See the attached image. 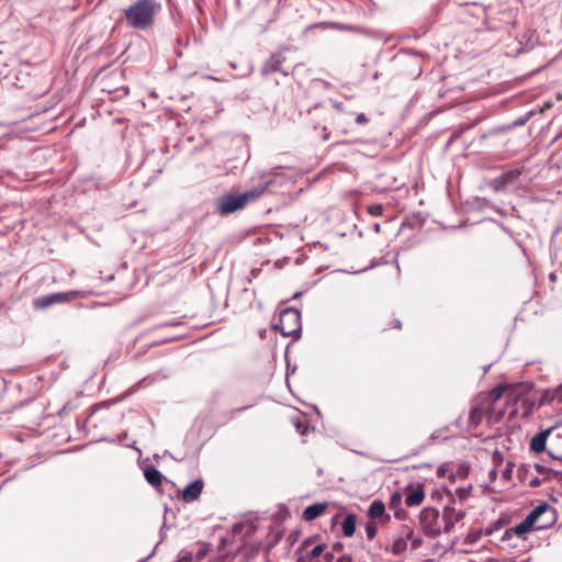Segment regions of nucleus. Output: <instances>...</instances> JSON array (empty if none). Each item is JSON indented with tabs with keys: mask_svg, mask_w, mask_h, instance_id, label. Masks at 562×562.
<instances>
[{
	"mask_svg": "<svg viewBox=\"0 0 562 562\" xmlns=\"http://www.w3.org/2000/svg\"><path fill=\"white\" fill-rule=\"evenodd\" d=\"M507 387L505 385H497L495 386L488 394V401H486L487 403L492 404L496 401H498L502 395L504 394L505 390Z\"/></svg>",
	"mask_w": 562,
	"mask_h": 562,
	"instance_id": "nucleus-22",
	"label": "nucleus"
},
{
	"mask_svg": "<svg viewBox=\"0 0 562 562\" xmlns=\"http://www.w3.org/2000/svg\"><path fill=\"white\" fill-rule=\"evenodd\" d=\"M496 475H497L496 469L491 470L490 477H491L492 481H494L496 479Z\"/></svg>",
	"mask_w": 562,
	"mask_h": 562,
	"instance_id": "nucleus-37",
	"label": "nucleus"
},
{
	"mask_svg": "<svg viewBox=\"0 0 562 562\" xmlns=\"http://www.w3.org/2000/svg\"><path fill=\"white\" fill-rule=\"evenodd\" d=\"M456 494L459 497V499L462 502V501L467 499V497L469 495V490L459 487L456 490Z\"/></svg>",
	"mask_w": 562,
	"mask_h": 562,
	"instance_id": "nucleus-27",
	"label": "nucleus"
},
{
	"mask_svg": "<svg viewBox=\"0 0 562 562\" xmlns=\"http://www.w3.org/2000/svg\"><path fill=\"white\" fill-rule=\"evenodd\" d=\"M324 544H317L307 554L306 557H300L297 562H311L315 558L319 557L324 552Z\"/></svg>",
	"mask_w": 562,
	"mask_h": 562,
	"instance_id": "nucleus-21",
	"label": "nucleus"
},
{
	"mask_svg": "<svg viewBox=\"0 0 562 562\" xmlns=\"http://www.w3.org/2000/svg\"><path fill=\"white\" fill-rule=\"evenodd\" d=\"M419 544H420L419 540H414L413 543H412L413 548H415V549L418 548Z\"/></svg>",
	"mask_w": 562,
	"mask_h": 562,
	"instance_id": "nucleus-41",
	"label": "nucleus"
},
{
	"mask_svg": "<svg viewBox=\"0 0 562 562\" xmlns=\"http://www.w3.org/2000/svg\"><path fill=\"white\" fill-rule=\"evenodd\" d=\"M209 79H212V80H216V78L212 77V76H209L207 77Z\"/></svg>",
	"mask_w": 562,
	"mask_h": 562,
	"instance_id": "nucleus-51",
	"label": "nucleus"
},
{
	"mask_svg": "<svg viewBox=\"0 0 562 562\" xmlns=\"http://www.w3.org/2000/svg\"><path fill=\"white\" fill-rule=\"evenodd\" d=\"M314 541L313 537L306 538L300 546L299 550L306 549L308 546H311Z\"/></svg>",
	"mask_w": 562,
	"mask_h": 562,
	"instance_id": "nucleus-30",
	"label": "nucleus"
},
{
	"mask_svg": "<svg viewBox=\"0 0 562 562\" xmlns=\"http://www.w3.org/2000/svg\"><path fill=\"white\" fill-rule=\"evenodd\" d=\"M491 409V404L487 402H483L479 404L477 406L473 407L470 412L469 419L470 424L474 427L479 426L483 418L486 416V414Z\"/></svg>",
	"mask_w": 562,
	"mask_h": 562,
	"instance_id": "nucleus-11",
	"label": "nucleus"
},
{
	"mask_svg": "<svg viewBox=\"0 0 562 562\" xmlns=\"http://www.w3.org/2000/svg\"><path fill=\"white\" fill-rule=\"evenodd\" d=\"M535 469H536L537 473L540 475H548L549 473H551L550 469H548L541 464H536Z\"/></svg>",
	"mask_w": 562,
	"mask_h": 562,
	"instance_id": "nucleus-28",
	"label": "nucleus"
},
{
	"mask_svg": "<svg viewBox=\"0 0 562 562\" xmlns=\"http://www.w3.org/2000/svg\"><path fill=\"white\" fill-rule=\"evenodd\" d=\"M315 27H325V29H331L336 31H342V32H353V33H366L364 30L357 25L351 24H344L338 22H321L314 25Z\"/></svg>",
	"mask_w": 562,
	"mask_h": 562,
	"instance_id": "nucleus-14",
	"label": "nucleus"
},
{
	"mask_svg": "<svg viewBox=\"0 0 562 562\" xmlns=\"http://www.w3.org/2000/svg\"><path fill=\"white\" fill-rule=\"evenodd\" d=\"M520 175L521 171L519 169H513L507 172H504L503 175L494 179L495 189H505L507 186L512 184L515 180H517Z\"/></svg>",
	"mask_w": 562,
	"mask_h": 562,
	"instance_id": "nucleus-12",
	"label": "nucleus"
},
{
	"mask_svg": "<svg viewBox=\"0 0 562 562\" xmlns=\"http://www.w3.org/2000/svg\"><path fill=\"white\" fill-rule=\"evenodd\" d=\"M160 10L157 0H136L123 10V15L128 27L144 31L154 25Z\"/></svg>",
	"mask_w": 562,
	"mask_h": 562,
	"instance_id": "nucleus-2",
	"label": "nucleus"
},
{
	"mask_svg": "<svg viewBox=\"0 0 562 562\" xmlns=\"http://www.w3.org/2000/svg\"><path fill=\"white\" fill-rule=\"evenodd\" d=\"M144 476L146 481L154 487L161 485L165 479L161 472L151 464L144 468Z\"/></svg>",
	"mask_w": 562,
	"mask_h": 562,
	"instance_id": "nucleus-16",
	"label": "nucleus"
},
{
	"mask_svg": "<svg viewBox=\"0 0 562 562\" xmlns=\"http://www.w3.org/2000/svg\"><path fill=\"white\" fill-rule=\"evenodd\" d=\"M383 263H384V261L382 259H380V260H372L371 265L368 267V269L374 268L376 266H381Z\"/></svg>",
	"mask_w": 562,
	"mask_h": 562,
	"instance_id": "nucleus-34",
	"label": "nucleus"
},
{
	"mask_svg": "<svg viewBox=\"0 0 562 562\" xmlns=\"http://www.w3.org/2000/svg\"><path fill=\"white\" fill-rule=\"evenodd\" d=\"M445 473H446V470L443 468H439L438 471H437V474L439 476H445Z\"/></svg>",
	"mask_w": 562,
	"mask_h": 562,
	"instance_id": "nucleus-39",
	"label": "nucleus"
},
{
	"mask_svg": "<svg viewBox=\"0 0 562 562\" xmlns=\"http://www.w3.org/2000/svg\"><path fill=\"white\" fill-rule=\"evenodd\" d=\"M419 526L423 532L436 538L443 532L440 512L435 507H426L419 514Z\"/></svg>",
	"mask_w": 562,
	"mask_h": 562,
	"instance_id": "nucleus-5",
	"label": "nucleus"
},
{
	"mask_svg": "<svg viewBox=\"0 0 562 562\" xmlns=\"http://www.w3.org/2000/svg\"><path fill=\"white\" fill-rule=\"evenodd\" d=\"M328 507V503H314L310 506H307L303 512V518L306 521H312L319 517Z\"/></svg>",
	"mask_w": 562,
	"mask_h": 562,
	"instance_id": "nucleus-15",
	"label": "nucleus"
},
{
	"mask_svg": "<svg viewBox=\"0 0 562 562\" xmlns=\"http://www.w3.org/2000/svg\"><path fill=\"white\" fill-rule=\"evenodd\" d=\"M335 548H336V549H339V548H341V544H340V543H337V544L335 546Z\"/></svg>",
	"mask_w": 562,
	"mask_h": 562,
	"instance_id": "nucleus-48",
	"label": "nucleus"
},
{
	"mask_svg": "<svg viewBox=\"0 0 562 562\" xmlns=\"http://www.w3.org/2000/svg\"><path fill=\"white\" fill-rule=\"evenodd\" d=\"M81 296H82V293L80 291L50 293L47 295L36 297L34 300V307L43 310V308H47L52 305L66 303V302H69L74 299L81 297Z\"/></svg>",
	"mask_w": 562,
	"mask_h": 562,
	"instance_id": "nucleus-6",
	"label": "nucleus"
},
{
	"mask_svg": "<svg viewBox=\"0 0 562 562\" xmlns=\"http://www.w3.org/2000/svg\"><path fill=\"white\" fill-rule=\"evenodd\" d=\"M191 561H192V554L187 551H181V553L176 562H191Z\"/></svg>",
	"mask_w": 562,
	"mask_h": 562,
	"instance_id": "nucleus-26",
	"label": "nucleus"
},
{
	"mask_svg": "<svg viewBox=\"0 0 562 562\" xmlns=\"http://www.w3.org/2000/svg\"><path fill=\"white\" fill-rule=\"evenodd\" d=\"M552 430L553 427H550L537 434L530 441V450L536 453L543 452L546 449L547 439Z\"/></svg>",
	"mask_w": 562,
	"mask_h": 562,
	"instance_id": "nucleus-13",
	"label": "nucleus"
},
{
	"mask_svg": "<svg viewBox=\"0 0 562 562\" xmlns=\"http://www.w3.org/2000/svg\"><path fill=\"white\" fill-rule=\"evenodd\" d=\"M557 402L562 404V384L552 390H547L543 392L540 398V404H551Z\"/></svg>",
	"mask_w": 562,
	"mask_h": 562,
	"instance_id": "nucleus-17",
	"label": "nucleus"
},
{
	"mask_svg": "<svg viewBox=\"0 0 562 562\" xmlns=\"http://www.w3.org/2000/svg\"><path fill=\"white\" fill-rule=\"evenodd\" d=\"M486 562H497V561L494 559H488Z\"/></svg>",
	"mask_w": 562,
	"mask_h": 562,
	"instance_id": "nucleus-49",
	"label": "nucleus"
},
{
	"mask_svg": "<svg viewBox=\"0 0 562 562\" xmlns=\"http://www.w3.org/2000/svg\"><path fill=\"white\" fill-rule=\"evenodd\" d=\"M394 327L401 328V323L396 321V323L394 324Z\"/></svg>",
	"mask_w": 562,
	"mask_h": 562,
	"instance_id": "nucleus-46",
	"label": "nucleus"
},
{
	"mask_svg": "<svg viewBox=\"0 0 562 562\" xmlns=\"http://www.w3.org/2000/svg\"><path fill=\"white\" fill-rule=\"evenodd\" d=\"M266 187L255 188L243 193H225L215 201V212L222 216L229 215L263 194Z\"/></svg>",
	"mask_w": 562,
	"mask_h": 562,
	"instance_id": "nucleus-3",
	"label": "nucleus"
},
{
	"mask_svg": "<svg viewBox=\"0 0 562 562\" xmlns=\"http://www.w3.org/2000/svg\"><path fill=\"white\" fill-rule=\"evenodd\" d=\"M276 327L279 328L283 337L299 338L302 329L301 312L294 307L282 310Z\"/></svg>",
	"mask_w": 562,
	"mask_h": 562,
	"instance_id": "nucleus-4",
	"label": "nucleus"
},
{
	"mask_svg": "<svg viewBox=\"0 0 562 562\" xmlns=\"http://www.w3.org/2000/svg\"><path fill=\"white\" fill-rule=\"evenodd\" d=\"M173 325H176V323H167V324L160 325L159 327H162V326H173Z\"/></svg>",
	"mask_w": 562,
	"mask_h": 562,
	"instance_id": "nucleus-44",
	"label": "nucleus"
},
{
	"mask_svg": "<svg viewBox=\"0 0 562 562\" xmlns=\"http://www.w3.org/2000/svg\"><path fill=\"white\" fill-rule=\"evenodd\" d=\"M425 498V491L422 484L408 485L405 488V504L408 507L418 506Z\"/></svg>",
	"mask_w": 562,
	"mask_h": 562,
	"instance_id": "nucleus-9",
	"label": "nucleus"
},
{
	"mask_svg": "<svg viewBox=\"0 0 562 562\" xmlns=\"http://www.w3.org/2000/svg\"><path fill=\"white\" fill-rule=\"evenodd\" d=\"M126 437H127V432H123V434L119 437L120 442H123V439H125Z\"/></svg>",
	"mask_w": 562,
	"mask_h": 562,
	"instance_id": "nucleus-42",
	"label": "nucleus"
},
{
	"mask_svg": "<svg viewBox=\"0 0 562 562\" xmlns=\"http://www.w3.org/2000/svg\"><path fill=\"white\" fill-rule=\"evenodd\" d=\"M357 525V516L355 514H348L342 521V533L345 537H351L355 535Z\"/></svg>",
	"mask_w": 562,
	"mask_h": 562,
	"instance_id": "nucleus-18",
	"label": "nucleus"
},
{
	"mask_svg": "<svg viewBox=\"0 0 562 562\" xmlns=\"http://www.w3.org/2000/svg\"><path fill=\"white\" fill-rule=\"evenodd\" d=\"M336 562H352V559L350 555L345 554L339 557Z\"/></svg>",
	"mask_w": 562,
	"mask_h": 562,
	"instance_id": "nucleus-33",
	"label": "nucleus"
},
{
	"mask_svg": "<svg viewBox=\"0 0 562 562\" xmlns=\"http://www.w3.org/2000/svg\"><path fill=\"white\" fill-rule=\"evenodd\" d=\"M467 540H468V542H473L475 540V537L469 535Z\"/></svg>",
	"mask_w": 562,
	"mask_h": 562,
	"instance_id": "nucleus-43",
	"label": "nucleus"
},
{
	"mask_svg": "<svg viewBox=\"0 0 562 562\" xmlns=\"http://www.w3.org/2000/svg\"><path fill=\"white\" fill-rule=\"evenodd\" d=\"M204 487L202 480H195L188 484L182 491V499L187 503L196 501Z\"/></svg>",
	"mask_w": 562,
	"mask_h": 562,
	"instance_id": "nucleus-10",
	"label": "nucleus"
},
{
	"mask_svg": "<svg viewBox=\"0 0 562 562\" xmlns=\"http://www.w3.org/2000/svg\"><path fill=\"white\" fill-rule=\"evenodd\" d=\"M540 485V481L538 479H535L530 482V486L536 487Z\"/></svg>",
	"mask_w": 562,
	"mask_h": 562,
	"instance_id": "nucleus-38",
	"label": "nucleus"
},
{
	"mask_svg": "<svg viewBox=\"0 0 562 562\" xmlns=\"http://www.w3.org/2000/svg\"><path fill=\"white\" fill-rule=\"evenodd\" d=\"M464 517H465V510L457 509L450 505L445 506L442 514H441L443 533L451 532L453 527L458 522L462 521Z\"/></svg>",
	"mask_w": 562,
	"mask_h": 562,
	"instance_id": "nucleus-7",
	"label": "nucleus"
},
{
	"mask_svg": "<svg viewBox=\"0 0 562 562\" xmlns=\"http://www.w3.org/2000/svg\"><path fill=\"white\" fill-rule=\"evenodd\" d=\"M402 496L400 493H394L391 497V501L389 503L390 508H396L398 504L401 503Z\"/></svg>",
	"mask_w": 562,
	"mask_h": 562,
	"instance_id": "nucleus-25",
	"label": "nucleus"
},
{
	"mask_svg": "<svg viewBox=\"0 0 562 562\" xmlns=\"http://www.w3.org/2000/svg\"><path fill=\"white\" fill-rule=\"evenodd\" d=\"M164 539H165V533L161 531L160 542L164 541Z\"/></svg>",
	"mask_w": 562,
	"mask_h": 562,
	"instance_id": "nucleus-47",
	"label": "nucleus"
},
{
	"mask_svg": "<svg viewBox=\"0 0 562 562\" xmlns=\"http://www.w3.org/2000/svg\"><path fill=\"white\" fill-rule=\"evenodd\" d=\"M384 512H385L384 503L380 499H376L371 503L369 510H368V515L373 520L378 517L383 516Z\"/></svg>",
	"mask_w": 562,
	"mask_h": 562,
	"instance_id": "nucleus-19",
	"label": "nucleus"
},
{
	"mask_svg": "<svg viewBox=\"0 0 562 562\" xmlns=\"http://www.w3.org/2000/svg\"><path fill=\"white\" fill-rule=\"evenodd\" d=\"M374 229H375L376 232H379V231H380V224H378V223H376V224H374Z\"/></svg>",
	"mask_w": 562,
	"mask_h": 562,
	"instance_id": "nucleus-45",
	"label": "nucleus"
},
{
	"mask_svg": "<svg viewBox=\"0 0 562 562\" xmlns=\"http://www.w3.org/2000/svg\"><path fill=\"white\" fill-rule=\"evenodd\" d=\"M393 509H394V515H395V517H396L397 519H400V520H404V519L406 518V515H407V514H406V512H405V510H403V509H397V507H396V508H393Z\"/></svg>",
	"mask_w": 562,
	"mask_h": 562,
	"instance_id": "nucleus-29",
	"label": "nucleus"
},
{
	"mask_svg": "<svg viewBox=\"0 0 562 562\" xmlns=\"http://www.w3.org/2000/svg\"><path fill=\"white\" fill-rule=\"evenodd\" d=\"M177 44L181 45V40L180 38L177 40Z\"/></svg>",
	"mask_w": 562,
	"mask_h": 562,
	"instance_id": "nucleus-50",
	"label": "nucleus"
},
{
	"mask_svg": "<svg viewBox=\"0 0 562 562\" xmlns=\"http://www.w3.org/2000/svg\"><path fill=\"white\" fill-rule=\"evenodd\" d=\"M367 121H368V119H367V116H366V114H364V113H360V114H358V115H357V117H356V122H357L358 124H363V123H366Z\"/></svg>",
	"mask_w": 562,
	"mask_h": 562,
	"instance_id": "nucleus-32",
	"label": "nucleus"
},
{
	"mask_svg": "<svg viewBox=\"0 0 562 562\" xmlns=\"http://www.w3.org/2000/svg\"><path fill=\"white\" fill-rule=\"evenodd\" d=\"M324 560L326 562H331L334 560V553L333 552H325L324 553Z\"/></svg>",
	"mask_w": 562,
	"mask_h": 562,
	"instance_id": "nucleus-35",
	"label": "nucleus"
},
{
	"mask_svg": "<svg viewBox=\"0 0 562 562\" xmlns=\"http://www.w3.org/2000/svg\"><path fill=\"white\" fill-rule=\"evenodd\" d=\"M549 517H550L549 514L544 513L541 515L540 521H546L547 519H549Z\"/></svg>",
	"mask_w": 562,
	"mask_h": 562,
	"instance_id": "nucleus-40",
	"label": "nucleus"
},
{
	"mask_svg": "<svg viewBox=\"0 0 562 562\" xmlns=\"http://www.w3.org/2000/svg\"><path fill=\"white\" fill-rule=\"evenodd\" d=\"M555 509L548 503L543 502L536 506L521 522L513 528L507 529L502 536L501 540L503 542L509 541L514 536L525 540L526 535L529 533L532 529L541 530L549 528L555 522Z\"/></svg>",
	"mask_w": 562,
	"mask_h": 562,
	"instance_id": "nucleus-1",
	"label": "nucleus"
},
{
	"mask_svg": "<svg viewBox=\"0 0 562 562\" xmlns=\"http://www.w3.org/2000/svg\"><path fill=\"white\" fill-rule=\"evenodd\" d=\"M412 536H413V531L408 530L405 538L400 537V538L395 539L393 542V546H392L393 553L400 554V553L404 552L407 548V539H411Z\"/></svg>",
	"mask_w": 562,
	"mask_h": 562,
	"instance_id": "nucleus-20",
	"label": "nucleus"
},
{
	"mask_svg": "<svg viewBox=\"0 0 562 562\" xmlns=\"http://www.w3.org/2000/svg\"><path fill=\"white\" fill-rule=\"evenodd\" d=\"M367 210L371 216L376 217V216H381L383 214L384 207L380 203H373V204L368 205Z\"/></svg>",
	"mask_w": 562,
	"mask_h": 562,
	"instance_id": "nucleus-23",
	"label": "nucleus"
},
{
	"mask_svg": "<svg viewBox=\"0 0 562 562\" xmlns=\"http://www.w3.org/2000/svg\"><path fill=\"white\" fill-rule=\"evenodd\" d=\"M376 532H378L376 522L373 521V520L368 521L367 525H366L367 538L369 540H372L376 536Z\"/></svg>",
	"mask_w": 562,
	"mask_h": 562,
	"instance_id": "nucleus-24",
	"label": "nucleus"
},
{
	"mask_svg": "<svg viewBox=\"0 0 562 562\" xmlns=\"http://www.w3.org/2000/svg\"><path fill=\"white\" fill-rule=\"evenodd\" d=\"M285 57L281 53L272 54L271 57L262 66L261 72L268 75L270 72H281L284 76L289 75V71L282 68Z\"/></svg>",
	"mask_w": 562,
	"mask_h": 562,
	"instance_id": "nucleus-8",
	"label": "nucleus"
},
{
	"mask_svg": "<svg viewBox=\"0 0 562 562\" xmlns=\"http://www.w3.org/2000/svg\"><path fill=\"white\" fill-rule=\"evenodd\" d=\"M135 445H136V442H135V441H133L132 443H125V446H126V447H128V448H133V449H135L136 451H138L139 453H142L140 449H138Z\"/></svg>",
	"mask_w": 562,
	"mask_h": 562,
	"instance_id": "nucleus-36",
	"label": "nucleus"
},
{
	"mask_svg": "<svg viewBox=\"0 0 562 562\" xmlns=\"http://www.w3.org/2000/svg\"><path fill=\"white\" fill-rule=\"evenodd\" d=\"M503 477L506 480V481H509L510 477H512V467L510 464H508L506 467V469L503 471Z\"/></svg>",
	"mask_w": 562,
	"mask_h": 562,
	"instance_id": "nucleus-31",
	"label": "nucleus"
}]
</instances>
